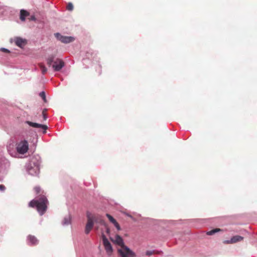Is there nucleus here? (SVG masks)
Returning a JSON list of instances; mask_svg holds the SVG:
<instances>
[{
	"label": "nucleus",
	"instance_id": "nucleus-1",
	"mask_svg": "<svg viewBox=\"0 0 257 257\" xmlns=\"http://www.w3.org/2000/svg\"><path fill=\"white\" fill-rule=\"evenodd\" d=\"M47 199L46 197L42 196L38 199H33L30 202L29 206L30 207L36 208L41 215L44 214L47 210Z\"/></svg>",
	"mask_w": 257,
	"mask_h": 257
},
{
	"label": "nucleus",
	"instance_id": "nucleus-16",
	"mask_svg": "<svg viewBox=\"0 0 257 257\" xmlns=\"http://www.w3.org/2000/svg\"><path fill=\"white\" fill-rule=\"evenodd\" d=\"M66 9L68 11H72L73 10V5L71 3H69L66 7Z\"/></svg>",
	"mask_w": 257,
	"mask_h": 257
},
{
	"label": "nucleus",
	"instance_id": "nucleus-8",
	"mask_svg": "<svg viewBox=\"0 0 257 257\" xmlns=\"http://www.w3.org/2000/svg\"><path fill=\"white\" fill-rule=\"evenodd\" d=\"M26 122L31 126L42 130L43 134H46L47 132L48 126L46 125H43L36 122H33L30 121H27Z\"/></svg>",
	"mask_w": 257,
	"mask_h": 257
},
{
	"label": "nucleus",
	"instance_id": "nucleus-22",
	"mask_svg": "<svg viewBox=\"0 0 257 257\" xmlns=\"http://www.w3.org/2000/svg\"><path fill=\"white\" fill-rule=\"evenodd\" d=\"M0 50L3 52L10 53V51L8 49L4 48H1Z\"/></svg>",
	"mask_w": 257,
	"mask_h": 257
},
{
	"label": "nucleus",
	"instance_id": "nucleus-4",
	"mask_svg": "<svg viewBox=\"0 0 257 257\" xmlns=\"http://www.w3.org/2000/svg\"><path fill=\"white\" fill-rule=\"evenodd\" d=\"M16 150L17 152L20 154H25L29 150V144L27 141H21L17 145Z\"/></svg>",
	"mask_w": 257,
	"mask_h": 257
},
{
	"label": "nucleus",
	"instance_id": "nucleus-15",
	"mask_svg": "<svg viewBox=\"0 0 257 257\" xmlns=\"http://www.w3.org/2000/svg\"><path fill=\"white\" fill-rule=\"evenodd\" d=\"M221 230L220 228H215L207 232L206 234L208 235H212L216 232L220 231Z\"/></svg>",
	"mask_w": 257,
	"mask_h": 257
},
{
	"label": "nucleus",
	"instance_id": "nucleus-10",
	"mask_svg": "<svg viewBox=\"0 0 257 257\" xmlns=\"http://www.w3.org/2000/svg\"><path fill=\"white\" fill-rule=\"evenodd\" d=\"M91 217L93 218L94 222L99 223L103 226H106V223L100 216L91 214Z\"/></svg>",
	"mask_w": 257,
	"mask_h": 257
},
{
	"label": "nucleus",
	"instance_id": "nucleus-2",
	"mask_svg": "<svg viewBox=\"0 0 257 257\" xmlns=\"http://www.w3.org/2000/svg\"><path fill=\"white\" fill-rule=\"evenodd\" d=\"M115 242L121 246L118 252L121 257H135V253L123 244L122 238L118 235L115 237Z\"/></svg>",
	"mask_w": 257,
	"mask_h": 257
},
{
	"label": "nucleus",
	"instance_id": "nucleus-11",
	"mask_svg": "<svg viewBox=\"0 0 257 257\" xmlns=\"http://www.w3.org/2000/svg\"><path fill=\"white\" fill-rule=\"evenodd\" d=\"M71 223V216L70 214H68L66 215L63 221H62V224L64 225H68Z\"/></svg>",
	"mask_w": 257,
	"mask_h": 257
},
{
	"label": "nucleus",
	"instance_id": "nucleus-23",
	"mask_svg": "<svg viewBox=\"0 0 257 257\" xmlns=\"http://www.w3.org/2000/svg\"><path fill=\"white\" fill-rule=\"evenodd\" d=\"M223 242L224 244H232V241L231 239L230 240H224Z\"/></svg>",
	"mask_w": 257,
	"mask_h": 257
},
{
	"label": "nucleus",
	"instance_id": "nucleus-9",
	"mask_svg": "<svg viewBox=\"0 0 257 257\" xmlns=\"http://www.w3.org/2000/svg\"><path fill=\"white\" fill-rule=\"evenodd\" d=\"M15 43L16 45L20 47L23 48L27 44V40L20 37H16L15 38Z\"/></svg>",
	"mask_w": 257,
	"mask_h": 257
},
{
	"label": "nucleus",
	"instance_id": "nucleus-21",
	"mask_svg": "<svg viewBox=\"0 0 257 257\" xmlns=\"http://www.w3.org/2000/svg\"><path fill=\"white\" fill-rule=\"evenodd\" d=\"M113 224L118 230H120V227L116 221H115Z\"/></svg>",
	"mask_w": 257,
	"mask_h": 257
},
{
	"label": "nucleus",
	"instance_id": "nucleus-3",
	"mask_svg": "<svg viewBox=\"0 0 257 257\" xmlns=\"http://www.w3.org/2000/svg\"><path fill=\"white\" fill-rule=\"evenodd\" d=\"M64 64L62 59L49 58V66H51L54 71H59L64 66Z\"/></svg>",
	"mask_w": 257,
	"mask_h": 257
},
{
	"label": "nucleus",
	"instance_id": "nucleus-24",
	"mask_svg": "<svg viewBox=\"0 0 257 257\" xmlns=\"http://www.w3.org/2000/svg\"><path fill=\"white\" fill-rule=\"evenodd\" d=\"M106 229V232L107 234H109L110 233V229L107 226V224H106V226H104Z\"/></svg>",
	"mask_w": 257,
	"mask_h": 257
},
{
	"label": "nucleus",
	"instance_id": "nucleus-18",
	"mask_svg": "<svg viewBox=\"0 0 257 257\" xmlns=\"http://www.w3.org/2000/svg\"><path fill=\"white\" fill-rule=\"evenodd\" d=\"M106 215L107 217L108 218V219H109V220L112 223H113L116 221V220L114 218H113V217L112 216H111L110 214H106Z\"/></svg>",
	"mask_w": 257,
	"mask_h": 257
},
{
	"label": "nucleus",
	"instance_id": "nucleus-6",
	"mask_svg": "<svg viewBox=\"0 0 257 257\" xmlns=\"http://www.w3.org/2000/svg\"><path fill=\"white\" fill-rule=\"evenodd\" d=\"M103 243L105 248V249L108 255H110L112 252L113 249L110 243L109 242L106 236L104 235H102Z\"/></svg>",
	"mask_w": 257,
	"mask_h": 257
},
{
	"label": "nucleus",
	"instance_id": "nucleus-25",
	"mask_svg": "<svg viewBox=\"0 0 257 257\" xmlns=\"http://www.w3.org/2000/svg\"><path fill=\"white\" fill-rule=\"evenodd\" d=\"M6 189V187L4 185H0V191H4Z\"/></svg>",
	"mask_w": 257,
	"mask_h": 257
},
{
	"label": "nucleus",
	"instance_id": "nucleus-28",
	"mask_svg": "<svg viewBox=\"0 0 257 257\" xmlns=\"http://www.w3.org/2000/svg\"><path fill=\"white\" fill-rule=\"evenodd\" d=\"M29 19L30 20H35V18L34 16H32L30 18H29Z\"/></svg>",
	"mask_w": 257,
	"mask_h": 257
},
{
	"label": "nucleus",
	"instance_id": "nucleus-7",
	"mask_svg": "<svg viewBox=\"0 0 257 257\" xmlns=\"http://www.w3.org/2000/svg\"><path fill=\"white\" fill-rule=\"evenodd\" d=\"M56 38L63 43H69L74 41V38L72 37L63 36L59 33L55 34Z\"/></svg>",
	"mask_w": 257,
	"mask_h": 257
},
{
	"label": "nucleus",
	"instance_id": "nucleus-17",
	"mask_svg": "<svg viewBox=\"0 0 257 257\" xmlns=\"http://www.w3.org/2000/svg\"><path fill=\"white\" fill-rule=\"evenodd\" d=\"M39 66H40V68L41 70V71H42V73L44 74L46 71H47V69L46 68H45L44 67V66L42 64H39Z\"/></svg>",
	"mask_w": 257,
	"mask_h": 257
},
{
	"label": "nucleus",
	"instance_id": "nucleus-5",
	"mask_svg": "<svg viewBox=\"0 0 257 257\" xmlns=\"http://www.w3.org/2000/svg\"><path fill=\"white\" fill-rule=\"evenodd\" d=\"M87 221L85 226V233L88 234L90 232L94 225V222L93 218L91 217V214L88 212L87 213Z\"/></svg>",
	"mask_w": 257,
	"mask_h": 257
},
{
	"label": "nucleus",
	"instance_id": "nucleus-13",
	"mask_svg": "<svg viewBox=\"0 0 257 257\" xmlns=\"http://www.w3.org/2000/svg\"><path fill=\"white\" fill-rule=\"evenodd\" d=\"M243 239V237L239 236V235H235L233 236L231 238V241H232V243H236L237 242L240 241L242 240Z\"/></svg>",
	"mask_w": 257,
	"mask_h": 257
},
{
	"label": "nucleus",
	"instance_id": "nucleus-26",
	"mask_svg": "<svg viewBox=\"0 0 257 257\" xmlns=\"http://www.w3.org/2000/svg\"><path fill=\"white\" fill-rule=\"evenodd\" d=\"M153 253V252L152 251H147L146 253L147 255H151Z\"/></svg>",
	"mask_w": 257,
	"mask_h": 257
},
{
	"label": "nucleus",
	"instance_id": "nucleus-12",
	"mask_svg": "<svg viewBox=\"0 0 257 257\" xmlns=\"http://www.w3.org/2000/svg\"><path fill=\"white\" fill-rule=\"evenodd\" d=\"M29 13L27 11L24 10H21L20 12V19L22 21H24L25 20V18L26 17L29 16Z\"/></svg>",
	"mask_w": 257,
	"mask_h": 257
},
{
	"label": "nucleus",
	"instance_id": "nucleus-19",
	"mask_svg": "<svg viewBox=\"0 0 257 257\" xmlns=\"http://www.w3.org/2000/svg\"><path fill=\"white\" fill-rule=\"evenodd\" d=\"M47 109H45L43 110V112H42V114H43V119L44 120H46L47 118Z\"/></svg>",
	"mask_w": 257,
	"mask_h": 257
},
{
	"label": "nucleus",
	"instance_id": "nucleus-14",
	"mask_svg": "<svg viewBox=\"0 0 257 257\" xmlns=\"http://www.w3.org/2000/svg\"><path fill=\"white\" fill-rule=\"evenodd\" d=\"M28 240L32 245L36 244L38 243V240L34 236L29 235Z\"/></svg>",
	"mask_w": 257,
	"mask_h": 257
},
{
	"label": "nucleus",
	"instance_id": "nucleus-20",
	"mask_svg": "<svg viewBox=\"0 0 257 257\" xmlns=\"http://www.w3.org/2000/svg\"><path fill=\"white\" fill-rule=\"evenodd\" d=\"M40 96L43 98L45 102H46L45 93L44 91H42L40 93Z\"/></svg>",
	"mask_w": 257,
	"mask_h": 257
},
{
	"label": "nucleus",
	"instance_id": "nucleus-27",
	"mask_svg": "<svg viewBox=\"0 0 257 257\" xmlns=\"http://www.w3.org/2000/svg\"><path fill=\"white\" fill-rule=\"evenodd\" d=\"M35 190L37 193H39L40 192V189L39 187H35Z\"/></svg>",
	"mask_w": 257,
	"mask_h": 257
}]
</instances>
